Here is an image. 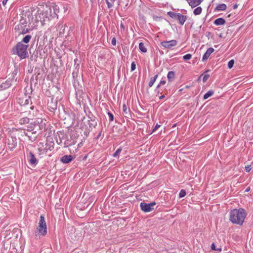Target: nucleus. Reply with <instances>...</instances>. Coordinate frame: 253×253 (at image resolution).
Masks as SVG:
<instances>
[{"label": "nucleus", "instance_id": "33", "mask_svg": "<svg viewBox=\"0 0 253 253\" xmlns=\"http://www.w3.org/2000/svg\"><path fill=\"white\" fill-rule=\"evenodd\" d=\"M202 75H204L203 78V82H206L209 79L210 76L208 74H203Z\"/></svg>", "mask_w": 253, "mask_h": 253}, {"label": "nucleus", "instance_id": "43", "mask_svg": "<svg viewBox=\"0 0 253 253\" xmlns=\"http://www.w3.org/2000/svg\"><path fill=\"white\" fill-rule=\"evenodd\" d=\"M211 250H214V251H216V248H215V245H214V243H212V244H211Z\"/></svg>", "mask_w": 253, "mask_h": 253}, {"label": "nucleus", "instance_id": "29", "mask_svg": "<svg viewBox=\"0 0 253 253\" xmlns=\"http://www.w3.org/2000/svg\"><path fill=\"white\" fill-rule=\"evenodd\" d=\"M192 58V55L191 54H187L183 56V59L184 60H190Z\"/></svg>", "mask_w": 253, "mask_h": 253}, {"label": "nucleus", "instance_id": "48", "mask_svg": "<svg viewBox=\"0 0 253 253\" xmlns=\"http://www.w3.org/2000/svg\"><path fill=\"white\" fill-rule=\"evenodd\" d=\"M237 4H235L234 6H233V8L234 9H236L237 8Z\"/></svg>", "mask_w": 253, "mask_h": 253}, {"label": "nucleus", "instance_id": "34", "mask_svg": "<svg viewBox=\"0 0 253 253\" xmlns=\"http://www.w3.org/2000/svg\"><path fill=\"white\" fill-rule=\"evenodd\" d=\"M155 82V81L154 80V79L151 78L150 81L149 83V86L151 87L154 84V83Z\"/></svg>", "mask_w": 253, "mask_h": 253}, {"label": "nucleus", "instance_id": "4", "mask_svg": "<svg viewBox=\"0 0 253 253\" xmlns=\"http://www.w3.org/2000/svg\"><path fill=\"white\" fill-rule=\"evenodd\" d=\"M27 24V22L26 19L22 17L20 21L19 24L15 27V30L18 31L20 34H26L29 31V29L26 27Z\"/></svg>", "mask_w": 253, "mask_h": 253}, {"label": "nucleus", "instance_id": "17", "mask_svg": "<svg viewBox=\"0 0 253 253\" xmlns=\"http://www.w3.org/2000/svg\"><path fill=\"white\" fill-rule=\"evenodd\" d=\"M226 8H227V6L225 4H224V3L219 4L216 6L214 10L217 11H224V10H226Z\"/></svg>", "mask_w": 253, "mask_h": 253}, {"label": "nucleus", "instance_id": "38", "mask_svg": "<svg viewBox=\"0 0 253 253\" xmlns=\"http://www.w3.org/2000/svg\"><path fill=\"white\" fill-rule=\"evenodd\" d=\"M166 81H164V80L161 81L159 84L157 85V88H159L161 85L165 84H166Z\"/></svg>", "mask_w": 253, "mask_h": 253}, {"label": "nucleus", "instance_id": "2", "mask_svg": "<svg viewBox=\"0 0 253 253\" xmlns=\"http://www.w3.org/2000/svg\"><path fill=\"white\" fill-rule=\"evenodd\" d=\"M28 45L24 44L22 42H19L12 48V54L17 55L21 59H25L28 56Z\"/></svg>", "mask_w": 253, "mask_h": 253}, {"label": "nucleus", "instance_id": "37", "mask_svg": "<svg viewBox=\"0 0 253 253\" xmlns=\"http://www.w3.org/2000/svg\"><path fill=\"white\" fill-rule=\"evenodd\" d=\"M252 169V167L251 165H248L245 167V170L247 172H249Z\"/></svg>", "mask_w": 253, "mask_h": 253}, {"label": "nucleus", "instance_id": "12", "mask_svg": "<svg viewBox=\"0 0 253 253\" xmlns=\"http://www.w3.org/2000/svg\"><path fill=\"white\" fill-rule=\"evenodd\" d=\"M8 146L10 150H13L14 148H15L17 146L16 138L11 137V140H9Z\"/></svg>", "mask_w": 253, "mask_h": 253}, {"label": "nucleus", "instance_id": "26", "mask_svg": "<svg viewBox=\"0 0 253 253\" xmlns=\"http://www.w3.org/2000/svg\"><path fill=\"white\" fill-rule=\"evenodd\" d=\"M11 85V84L9 83V82L6 81L5 83H2L1 87L4 89L8 88Z\"/></svg>", "mask_w": 253, "mask_h": 253}, {"label": "nucleus", "instance_id": "6", "mask_svg": "<svg viewBox=\"0 0 253 253\" xmlns=\"http://www.w3.org/2000/svg\"><path fill=\"white\" fill-rule=\"evenodd\" d=\"M25 16H26V15H25ZM27 16L28 19L29 26H31L32 28L38 26L39 20H36V14L33 16L31 12L29 11L27 12Z\"/></svg>", "mask_w": 253, "mask_h": 253}, {"label": "nucleus", "instance_id": "36", "mask_svg": "<svg viewBox=\"0 0 253 253\" xmlns=\"http://www.w3.org/2000/svg\"><path fill=\"white\" fill-rule=\"evenodd\" d=\"M108 115L109 116V120L110 121H113V120H114V116H113V115L110 113V112H108Z\"/></svg>", "mask_w": 253, "mask_h": 253}, {"label": "nucleus", "instance_id": "15", "mask_svg": "<svg viewBox=\"0 0 253 253\" xmlns=\"http://www.w3.org/2000/svg\"><path fill=\"white\" fill-rule=\"evenodd\" d=\"M177 19L178 20L179 23L181 25H183L185 22L186 21L187 17L186 16L182 15L181 14L179 13V15H178Z\"/></svg>", "mask_w": 253, "mask_h": 253}, {"label": "nucleus", "instance_id": "19", "mask_svg": "<svg viewBox=\"0 0 253 253\" xmlns=\"http://www.w3.org/2000/svg\"><path fill=\"white\" fill-rule=\"evenodd\" d=\"M213 93H214L213 91H212L211 90L208 91L206 93H205L204 94L203 98L204 99H208L209 97L212 96L213 94Z\"/></svg>", "mask_w": 253, "mask_h": 253}, {"label": "nucleus", "instance_id": "40", "mask_svg": "<svg viewBox=\"0 0 253 253\" xmlns=\"http://www.w3.org/2000/svg\"><path fill=\"white\" fill-rule=\"evenodd\" d=\"M111 43L113 45H115L116 44V40L115 38H113L112 39Z\"/></svg>", "mask_w": 253, "mask_h": 253}, {"label": "nucleus", "instance_id": "3", "mask_svg": "<svg viewBox=\"0 0 253 253\" xmlns=\"http://www.w3.org/2000/svg\"><path fill=\"white\" fill-rule=\"evenodd\" d=\"M38 226L35 231V236L39 238L45 235L47 233V227L44 217L43 215L40 216Z\"/></svg>", "mask_w": 253, "mask_h": 253}, {"label": "nucleus", "instance_id": "14", "mask_svg": "<svg viewBox=\"0 0 253 253\" xmlns=\"http://www.w3.org/2000/svg\"><path fill=\"white\" fill-rule=\"evenodd\" d=\"M188 4L192 7H195L196 6L200 5L202 2V0H186Z\"/></svg>", "mask_w": 253, "mask_h": 253}, {"label": "nucleus", "instance_id": "27", "mask_svg": "<svg viewBox=\"0 0 253 253\" xmlns=\"http://www.w3.org/2000/svg\"><path fill=\"white\" fill-rule=\"evenodd\" d=\"M123 110L124 113L125 115H126L127 114H129V110H127V106H126V104H124L123 105Z\"/></svg>", "mask_w": 253, "mask_h": 253}, {"label": "nucleus", "instance_id": "1", "mask_svg": "<svg viewBox=\"0 0 253 253\" xmlns=\"http://www.w3.org/2000/svg\"><path fill=\"white\" fill-rule=\"evenodd\" d=\"M247 216L246 211L243 208L233 209L230 212V221L234 224L243 225Z\"/></svg>", "mask_w": 253, "mask_h": 253}, {"label": "nucleus", "instance_id": "21", "mask_svg": "<svg viewBox=\"0 0 253 253\" xmlns=\"http://www.w3.org/2000/svg\"><path fill=\"white\" fill-rule=\"evenodd\" d=\"M139 48L142 52H146L147 48L145 47L144 43L140 42L139 44Z\"/></svg>", "mask_w": 253, "mask_h": 253}, {"label": "nucleus", "instance_id": "51", "mask_svg": "<svg viewBox=\"0 0 253 253\" xmlns=\"http://www.w3.org/2000/svg\"><path fill=\"white\" fill-rule=\"evenodd\" d=\"M64 30H65V28H63V32H64Z\"/></svg>", "mask_w": 253, "mask_h": 253}, {"label": "nucleus", "instance_id": "35", "mask_svg": "<svg viewBox=\"0 0 253 253\" xmlns=\"http://www.w3.org/2000/svg\"><path fill=\"white\" fill-rule=\"evenodd\" d=\"M136 68V65L134 62H132L131 64V71H134Z\"/></svg>", "mask_w": 253, "mask_h": 253}, {"label": "nucleus", "instance_id": "18", "mask_svg": "<svg viewBox=\"0 0 253 253\" xmlns=\"http://www.w3.org/2000/svg\"><path fill=\"white\" fill-rule=\"evenodd\" d=\"M213 23L217 26L223 25L225 23V20L222 18H218L214 20Z\"/></svg>", "mask_w": 253, "mask_h": 253}, {"label": "nucleus", "instance_id": "41", "mask_svg": "<svg viewBox=\"0 0 253 253\" xmlns=\"http://www.w3.org/2000/svg\"><path fill=\"white\" fill-rule=\"evenodd\" d=\"M160 127V125H158V124H156V125L155 126L153 131L154 132V131L156 130L157 129H158L159 127Z\"/></svg>", "mask_w": 253, "mask_h": 253}, {"label": "nucleus", "instance_id": "5", "mask_svg": "<svg viewBox=\"0 0 253 253\" xmlns=\"http://www.w3.org/2000/svg\"><path fill=\"white\" fill-rule=\"evenodd\" d=\"M36 20H39L42 25H44L46 22L50 21L48 17V11L39 13L38 11L36 13Z\"/></svg>", "mask_w": 253, "mask_h": 253}, {"label": "nucleus", "instance_id": "10", "mask_svg": "<svg viewBox=\"0 0 253 253\" xmlns=\"http://www.w3.org/2000/svg\"><path fill=\"white\" fill-rule=\"evenodd\" d=\"M27 159L29 163L33 166H36L38 164V161L36 159L35 155L32 152H30L28 155H27Z\"/></svg>", "mask_w": 253, "mask_h": 253}, {"label": "nucleus", "instance_id": "50", "mask_svg": "<svg viewBox=\"0 0 253 253\" xmlns=\"http://www.w3.org/2000/svg\"><path fill=\"white\" fill-rule=\"evenodd\" d=\"M216 251H218L219 252H221V248L217 249Z\"/></svg>", "mask_w": 253, "mask_h": 253}, {"label": "nucleus", "instance_id": "42", "mask_svg": "<svg viewBox=\"0 0 253 253\" xmlns=\"http://www.w3.org/2000/svg\"><path fill=\"white\" fill-rule=\"evenodd\" d=\"M63 28V25L59 23L57 26V29L61 30Z\"/></svg>", "mask_w": 253, "mask_h": 253}, {"label": "nucleus", "instance_id": "30", "mask_svg": "<svg viewBox=\"0 0 253 253\" xmlns=\"http://www.w3.org/2000/svg\"><path fill=\"white\" fill-rule=\"evenodd\" d=\"M186 195V192L184 190H181L179 193V197L183 198Z\"/></svg>", "mask_w": 253, "mask_h": 253}, {"label": "nucleus", "instance_id": "45", "mask_svg": "<svg viewBox=\"0 0 253 253\" xmlns=\"http://www.w3.org/2000/svg\"><path fill=\"white\" fill-rule=\"evenodd\" d=\"M120 26H121V28L122 29H125V27H124V24H123V23L122 22L121 23V25H120Z\"/></svg>", "mask_w": 253, "mask_h": 253}, {"label": "nucleus", "instance_id": "39", "mask_svg": "<svg viewBox=\"0 0 253 253\" xmlns=\"http://www.w3.org/2000/svg\"><path fill=\"white\" fill-rule=\"evenodd\" d=\"M30 102H31V99H30V97H29L28 98H26L25 100L24 105H27L30 103Z\"/></svg>", "mask_w": 253, "mask_h": 253}, {"label": "nucleus", "instance_id": "31", "mask_svg": "<svg viewBox=\"0 0 253 253\" xmlns=\"http://www.w3.org/2000/svg\"><path fill=\"white\" fill-rule=\"evenodd\" d=\"M234 64V61L233 60H230L228 63V67L229 69L233 67Z\"/></svg>", "mask_w": 253, "mask_h": 253}, {"label": "nucleus", "instance_id": "32", "mask_svg": "<svg viewBox=\"0 0 253 253\" xmlns=\"http://www.w3.org/2000/svg\"><path fill=\"white\" fill-rule=\"evenodd\" d=\"M122 151V149L121 148L118 149L117 151L114 153L113 154V156L114 157H116L118 156V155L121 153Z\"/></svg>", "mask_w": 253, "mask_h": 253}, {"label": "nucleus", "instance_id": "7", "mask_svg": "<svg viewBox=\"0 0 253 253\" xmlns=\"http://www.w3.org/2000/svg\"><path fill=\"white\" fill-rule=\"evenodd\" d=\"M156 205L155 202H152L150 203H140V208L142 211L144 212H147L152 211L153 210L154 206Z\"/></svg>", "mask_w": 253, "mask_h": 253}, {"label": "nucleus", "instance_id": "9", "mask_svg": "<svg viewBox=\"0 0 253 253\" xmlns=\"http://www.w3.org/2000/svg\"><path fill=\"white\" fill-rule=\"evenodd\" d=\"M177 42L176 40H172L169 41H164L161 42V44L165 48H170L172 47L177 45Z\"/></svg>", "mask_w": 253, "mask_h": 253}, {"label": "nucleus", "instance_id": "46", "mask_svg": "<svg viewBox=\"0 0 253 253\" xmlns=\"http://www.w3.org/2000/svg\"><path fill=\"white\" fill-rule=\"evenodd\" d=\"M157 77H158V75H155L154 77H153L152 78H153V79H154V80L156 81V79H157Z\"/></svg>", "mask_w": 253, "mask_h": 253}, {"label": "nucleus", "instance_id": "20", "mask_svg": "<svg viewBox=\"0 0 253 253\" xmlns=\"http://www.w3.org/2000/svg\"><path fill=\"white\" fill-rule=\"evenodd\" d=\"M179 13H175L172 11H169L168 12V14L173 19H177L178 15H179Z\"/></svg>", "mask_w": 253, "mask_h": 253}, {"label": "nucleus", "instance_id": "16", "mask_svg": "<svg viewBox=\"0 0 253 253\" xmlns=\"http://www.w3.org/2000/svg\"><path fill=\"white\" fill-rule=\"evenodd\" d=\"M51 9L53 10V15L52 16H57L58 17V13L59 12V8L56 5H53L51 6Z\"/></svg>", "mask_w": 253, "mask_h": 253}, {"label": "nucleus", "instance_id": "11", "mask_svg": "<svg viewBox=\"0 0 253 253\" xmlns=\"http://www.w3.org/2000/svg\"><path fill=\"white\" fill-rule=\"evenodd\" d=\"M73 157L71 155H64L60 159L61 162L64 164H67L72 161Z\"/></svg>", "mask_w": 253, "mask_h": 253}, {"label": "nucleus", "instance_id": "8", "mask_svg": "<svg viewBox=\"0 0 253 253\" xmlns=\"http://www.w3.org/2000/svg\"><path fill=\"white\" fill-rule=\"evenodd\" d=\"M45 120H43L42 118H37L34 122L35 128L42 130L44 129L45 127Z\"/></svg>", "mask_w": 253, "mask_h": 253}, {"label": "nucleus", "instance_id": "13", "mask_svg": "<svg viewBox=\"0 0 253 253\" xmlns=\"http://www.w3.org/2000/svg\"><path fill=\"white\" fill-rule=\"evenodd\" d=\"M214 49L212 47L209 48L203 56L202 60L205 61L208 59L210 55L214 51Z\"/></svg>", "mask_w": 253, "mask_h": 253}, {"label": "nucleus", "instance_id": "44", "mask_svg": "<svg viewBox=\"0 0 253 253\" xmlns=\"http://www.w3.org/2000/svg\"><path fill=\"white\" fill-rule=\"evenodd\" d=\"M8 0H3V1H2V4L4 6L5 5Z\"/></svg>", "mask_w": 253, "mask_h": 253}, {"label": "nucleus", "instance_id": "24", "mask_svg": "<svg viewBox=\"0 0 253 253\" xmlns=\"http://www.w3.org/2000/svg\"><path fill=\"white\" fill-rule=\"evenodd\" d=\"M29 122V119L27 117L23 118L19 120V123L21 125L27 124Z\"/></svg>", "mask_w": 253, "mask_h": 253}, {"label": "nucleus", "instance_id": "28", "mask_svg": "<svg viewBox=\"0 0 253 253\" xmlns=\"http://www.w3.org/2000/svg\"><path fill=\"white\" fill-rule=\"evenodd\" d=\"M48 17H49V19L50 20L51 19H52L53 18H54L56 17V16H51V15L52 16L53 15V10L51 9V7L49 8V11H48Z\"/></svg>", "mask_w": 253, "mask_h": 253}, {"label": "nucleus", "instance_id": "49", "mask_svg": "<svg viewBox=\"0 0 253 253\" xmlns=\"http://www.w3.org/2000/svg\"><path fill=\"white\" fill-rule=\"evenodd\" d=\"M107 3H108V7H110L112 6L111 5H110V4L108 2H107Z\"/></svg>", "mask_w": 253, "mask_h": 253}, {"label": "nucleus", "instance_id": "25", "mask_svg": "<svg viewBox=\"0 0 253 253\" xmlns=\"http://www.w3.org/2000/svg\"><path fill=\"white\" fill-rule=\"evenodd\" d=\"M167 78L169 80V81H170L171 80H172L174 78V73L172 71H169L168 72Z\"/></svg>", "mask_w": 253, "mask_h": 253}, {"label": "nucleus", "instance_id": "22", "mask_svg": "<svg viewBox=\"0 0 253 253\" xmlns=\"http://www.w3.org/2000/svg\"><path fill=\"white\" fill-rule=\"evenodd\" d=\"M202 7L199 6V7H197L194 10L193 13L195 15H197L200 14L202 12Z\"/></svg>", "mask_w": 253, "mask_h": 253}, {"label": "nucleus", "instance_id": "23", "mask_svg": "<svg viewBox=\"0 0 253 253\" xmlns=\"http://www.w3.org/2000/svg\"><path fill=\"white\" fill-rule=\"evenodd\" d=\"M31 39V36L30 35H26L22 40V43L24 42L25 43H28Z\"/></svg>", "mask_w": 253, "mask_h": 253}, {"label": "nucleus", "instance_id": "47", "mask_svg": "<svg viewBox=\"0 0 253 253\" xmlns=\"http://www.w3.org/2000/svg\"><path fill=\"white\" fill-rule=\"evenodd\" d=\"M164 97H165V95H163L160 97V99H161L164 98Z\"/></svg>", "mask_w": 253, "mask_h": 253}]
</instances>
